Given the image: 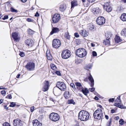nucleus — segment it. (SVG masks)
I'll return each instance as SVG.
<instances>
[{"instance_id": "f257e3e1", "label": "nucleus", "mask_w": 126, "mask_h": 126, "mask_svg": "<svg viewBox=\"0 0 126 126\" xmlns=\"http://www.w3.org/2000/svg\"><path fill=\"white\" fill-rule=\"evenodd\" d=\"M89 117V113L86 111L82 110L80 111L79 113V118L82 121H86L88 119Z\"/></svg>"}, {"instance_id": "f03ea898", "label": "nucleus", "mask_w": 126, "mask_h": 126, "mask_svg": "<svg viewBox=\"0 0 126 126\" xmlns=\"http://www.w3.org/2000/svg\"><path fill=\"white\" fill-rule=\"evenodd\" d=\"M76 53V55L80 58H82L85 57L87 54L86 50L82 48H80L77 49Z\"/></svg>"}, {"instance_id": "7ed1b4c3", "label": "nucleus", "mask_w": 126, "mask_h": 126, "mask_svg": "<svg viewBox=\"0 0 126 126\" xmlns=\"http://www.w3.org/2000/svg\"><path fill=\"white\" fill-rule=\"evenodd\" d=\"M93 116L95 119L99 120L102 119L103 116L101 109H99L96 110L94 113Z\"/></svg>"}, {"instance_id": "20e7f679", "label": "nucleus", "mask_w": 126, "mask_h": 126, "mask_svg": "<svg viewBox=\"0 0 126 126\" xmlns=\"http://www.w3.org/2000/svg\"><path fill=\"white\" fill-rule=\"evenodd\" d=\"M50 119L52 121L56 122L59 120L60 116L57 113L53 112L51 113L49 115Z\"/></svg>"}, {"instance_id": "39448f33", "label": "nucleus", "mask_w": 126, "mask_h": 126, "mask_svg": "<svg viewBox=\"0 0 126 126\" xmlns=\"http://www.w3.org/2000/svg\"><path fill=\"white\" fill-rule=\"evenodd\" d=\"M71 55L70 51L67 49L63 50L62 53V57L63 58L66 59L69 58Z\"/></svg>"}, {"instance_id": "423d86ee", "label": "nucleus", "mask_w": 126, "mask_h": 126, "mask_svg": "<svg viewBox=\"0 0 126 126\" xmlns=\"http://www.w3.org/2000/svg\"><path fill=\"white\" fill-rule=\"evenodd\" d=\"M35 67V63L32 62H28L25 66V67L27 70L30 71L33 70L34 69Z\"/></svg>"}, {"instance_id": "0eeeda50", "label": "nucleus", "mask_w": 126, "mask_h": 126, "mask_svg": "<svg viewBox=\"0 0 126 126\" xmlns=\"http://www.w3.org/2000/svg\"><path fill=\"white\" fill-rule=\"evenodd\" d=\"M56 86L62 91H64L66 88L65 84L63 82H57L56 84Z\"/></svg>"}, {"instance_id": "6e6552de", "label": "nucleus", "mask_w": 126, "mask_h": 126, "mask_svg": "<svg viewBox=\"0 0 126 126\" xmlns=\"http://www.w3.org/2000/svg\"><path fill=\"white\" fill-rule=\"evenodd\" d=\"M61 45V43L59 39H56L53 40L52 46L53 47L55 48H57L59 47Z\"/></svg>"}, {"instance_id": "1a4fd4ad", "label": "nucleus", "mask_w": 126, "mask_h": 126, "mask_svg": "<svg viewBox=\"0 0 126 126\" xmlns=\"http://www.w3.org/2000/svg\"><path fill=\"white\" fill-rule=\"evenodd\" d=\"M105 19L103 17L99 16L97 18L96 21V23L99 25H102L105 23Z\"/></svg>"}, {"instance_id": "9d476101", "label": "nucleus", "mask_w": 126, "mask_h": 126, "mask_svg": "<svg viewBox=\"0 0 126 126\" xmlns=\"http://www.w3.org/2000/svg\"><path fill=\"white\" fill-rule=\"evenodd\" d=\"M60 19L61 17L60 14H56L52 17V20L54 23H56L60 20Z\"/></svg>"}, {"instance_id": "9b49d317", "label": "nucleus", "mask_w": 126, "mask_h": 126, "mask_svg": "<svg viewBox=\"0 0 126 126\" xmlns=\"http://www.w3.org/2000/svg\"><path fill=\"white\" fill-rule=\"evenodd\" d=\"M49 86V81L47 80H46L44 83V86L42 89L43 91L45 92L47 91L48 89Z\"/></svg>"}, {"instance_id": "f8f14e48", "label": "nucleus", "mask_w": 126, "mask_h": 126, "mask_svg": "<svg viewBox=\"0 0 126 126\" xmlns=\"http://www.w3.org/2000/svg\"><path fill=\"white\" fill-rule=\"evenodd\" d=\"M13 124L14 126H22V122L19 119L14 120Z\"/></svg>"}, {"instance_id": "ddd939ff", "label": "nucleus", "mask_w": 126, "mask_h": 126, "mask_svg": "<svg viewBox=\"0 0 126 126\" xmlns=\"http://www.w3.org/2000/svg\"><path fill=\"white\" fill-rule=\"evenodd\" d=\"M53 92L55 95L58 96L60 94L61 91L56 86V87H55L53 89Z\"/></svg>"}, {"instance_id": "4468645a", "label": "nucleus", "mask_w": 126, "mask_h": 126, "mask_svg": "<svg viewBox=\"0 0 126 126\" xmlns=\"http://www.w3.org/2000/svg\"><path fill=\"white\" fill-rule=\"evenodd\" d=\"M103 7L104 8L106 9V11L108 12H111L112 10V7L108 3H105Z\"/></svg>"}, {"instance_id": "2eb2a0df", "label": "nucleus", "mask_w": 126, "mask_h": 126, "mask_svg": "<svg viewBox=\"0 0 126 126\" xmlns=\"http://www.w3.org/2000/svg\"><path fill=\"white\" fill-rule=\"evenodd\" d=\"M107 34H106V36L108 38V39H106L104 40L103 43L104 44L107 45L109 46L110 45V42L109 40V39L111 37V35H110L109 36H108Z\"/></svg>"}, {"instance_id": "dca6fc26", "label": "nucleus", "mask_w": 126, "mask_h": 126, "mask_svg": "<svg viewBox=\"0 0 126 126\" xmlns=\"http://www.w3.org/2000/svg\"><path fill=\"white\" fill-rule=\"evenodd\" d=\"M25 43L29 47H31L33 45L34 42L32 40L28 39L25 41Z\"/></svg>"}, {"instance_id": "f3484780", "label": "nucleus", "mask_w": 126, "mask_h": 126, "mask_svg": "<svg viewBox=\"0 0 126 126\" xmlns=\"http://www.w3.org/2000/svg\"><path fill=\"white\" fill-rule=\"evenodd\" d=\"M12 36L14 40L16 41H18L20 38L18 33L16 32L13 33L12 35Z\"/></svg>"}, {"instance_id": "a211bd4d", "label": "nucleus", "mask_w": 126, "mask_h": 126, "mask_svg": "<svg viewBox=\"0 0 126 126\" xmlns=\"http://www.w3.org/2000/svg\"><path fill=\"white\" fill-rule=\"evenodd\" d=\"M60 31L59 29L57 27H53L52 28V31L50 33V35H51L54 33H56Z\"/></svg>"}, {"instance_id": "6ab92c4d", "label": "nucleus", "mask_w": 126, "mask_h": 126, "mask_svg": "<svg viewBox=\"0 0 126 126\" xmlns=\"http://www.w3.org/2000/svg\"><path fill=\"white\" fill-rule=\"evenodd\" d=\"M33 126H41L42 124L37 120H35L33 122Z\"/></svg>"}, {"instance_id": "aec40b11", "label": "nucleus", "mask_w": 126, "mask_h": 126, "mask_svg": "<svg viewBox=\"0 0 126 126\" xmlns=\"http://www.w3.org/2000/svg\"><path fill=\"white\" fill-rule=\"evenodd\" d=\"M93 12L94 14H98L99 13H100L101 12L100 10L99 9V8H93Z\"/></svg>"}, {"instance_id": "412c9836", "label": "nucleus", "mask_w": 126, "mask_h": 126, "mask_svg": "<svg viewBox=\"0 0 126 126\" xmlns=\"http://www.w3.org/2000/svg\"><path fill=\"white\" fill-rule=\"evenodd\" d=\"M121 20L123 21H126V14L123 13L120 17Z\"/></svg>"}, {"instance_id": "4be33fe9", "label": "nucleus", "mask_w": 126, "mask_h": 126, "mask_svg": "<svg viewBox=\"0 0 126 126\" xmlns=\"http://www.w3.org/2000/svg\"><path fill=\"white\" fill-rule=\"evenodd\" d=\"M80 34L84 37H86L88 35V33L85 30H82L80 32Z\"/></svg>"}, {"instance_id": "5701e85b", "label": "nucleus", "mask_w": 126, "mask_h": 126, "mask_svg": "<svg viewBox=\"0 0 126 126\" xmlns=\"http://www.w3.org/2000/svg\"><path fill=\"white\" fill-rule=\"evenodd\" d=\"M114 105L116 107H118L119 108L121 109H123V106L121 105V101L120 100V102H119V100L118 103H116L114 104Z\"/></svg>"}, {"instance_id": "b1692460", "label": "nucleus", "mask_w": 126, "mask_h": 126, "mask_svg": "<svg viewBox=\"0 0 126 126\" xmlns=\"http://www.w3.org/2000/svg\"><path fill=\"white\" fill-rule=\"evenodd\" d=\"M64 96L65 98L68 99L70 97L69 92L68 91H65L64 93Z\"/></svg>"}, {"instance_id": "393cba45", "label": "nucleus", "mask_w": 126, "mask_h": 126, "mask_svg": "<svg viewBox=\"0 0 126 126\" xmlns=\"http://www.w3.org/2000/svg\"><path fill=\"white\" fill-rule=\"evenodd\" d=\"M66 8V6L64 4H62L60 5V10L61 11H63L65 10Z\"/></svg>"}, {"instance_id": "a878e982", "label": "nucleus", "mask_w": 126, "mask_h": 126, "mask_svg": "<svg viewBox=\"0 0 126 126\" xmlns=\"http://www.w3.org/2000/svg\"><path fill=\"white\" fill-rule=\"evenodd\" d=\"M121 34L122 36H126V28L123 29L121 32Z\"/></svg>"}, {"instance_id": "bb28decb", "label": "nucleus", "mask_w": 126, "mask_h": 126, "mask_svg": "<svg viewBox=\"0 0 126 126\" xmlns=\"http://www.w3.org/2000/svg\"><path fill=\"white\" fill-rule=\"evenodd\" d=\"M80 90L85 95H87L89 92L88 90L86 88H85L84 89H80Z\"/></svg>"}, {"instance_id": "cd10ccee", "label": "nucleus", "mask_w": 126, "mask_h": 126, "mask_svg": "<svg viewBox=\"0 0 126 126\" xmlns=\"http://www.w3.org/2000/svg\"><path fill=\"white\" fill-rule=\"evenodd\" d=\"M115 41L116 43H118L119 42H121L122 40L120 38L119 36L116 35L115 38Z\"/></svg>"}, {"instance_id": "c85d7f7f", "label": "nucleus", "mask_w": 126, "mask_h": 126, "mask_svg": "<svg viewBox=\"0 0 126 126\" xmlns=\"http://www.w3.org/2000/svg\"><path fill=\"white\" fill-rule=\"evenodd\" d=\"M71 8H72L75 6H77V2L76 1L73 0L71 2Z\"/></svg>"}, {"instance_id": "c756f323", "label": "nucleus", "mask_w": 126, "mask_h": 126, "mask_svg": "<svg viewBox=\"0 0 126 126\" xmlns=\"http://www.w3.org/2000/svg\"><path fill=\"white\" fill-rule=\"evenodd\" d=\"M92 64H89L85 66L84 67V68L86 70H88L89 69H91L92 68Z\"/></svg>"}, {"instance_id": "7c9ffc66", "label": "nucleus", "mask_w": 126, "mask_h": 126, "mask_svg": "<svg viewBox=\"0 0 126 126\" xmlns=\"http://www.w3.org/2000/svg\"><path fill=\"white\" fill-rule=\"evenodd\" d=\"M50 66L51 68L53 70H56L57 67L54 64L51 63L50 64Z\"/></svg>"}, {"instance_id": "2f4dec72", "label": "nucleus", "mask_w": 126, "mask_h": 126, "mask_svg": "<svg viewBox=\"0 0 126 126\" xmlns=\"http://www.w3.org/2000/svg\"><path fill=\"white\" fill-rule=\"evenodd\" d=\"M47 59L49 60H51L52 58V57L50 53H47Z\"/></svg>"}, {"instance_id": "473e14b6", "label": "nucleus", "mask_w": 126, "mask_h": 126, "mask_svg": "<svg viewBox=\"0 0 126 126\" xmlns=\"http://www.w3.org/2000/svg\"><path fill=\"white\" fill-rule=\"evenodd\" d=\"M75 85L76 86H77V89H78L79 88V87L81 88L82 87L81 83H80L78 82H76L75 83Z\"/></svg>"}, {"instance_id": "72a5a7b5", "label": "nucleus", "mask_w": 126, "mask_h": 126, "mask_svg": "<svg viewBox=\"0 0 126 126\" xmlns=\"http://www.w3.org/2000/svg\"><path fill=\"white\" fill-rule=\"evenodd\" d=\"M64 36L66 38L68 39H69L70 38V36L69 35V33L68 32L65 33Z\"/></svg>"}, {"instance_id": "f704fd0d", "label": "nucleus", "mask_w": 126, "mask_h": 126, "mask_svg": "<svg viewBox=\"0 0 126 126\" xmlns=\"http://www.w3.org/2000/svg\"><path fill=\"white\" fill-rule=\"evenodd\" d=\"M89 81L91 82V86L93 87L94 85V79H89Z\"/></svg>"}, {"instance_id": "c9c22d12", "label": "nucleus", "mask_w": 126, "mask_h": 126, "mask_svg": "<svg viewBox=\"0 0 126 126\" xmlns=\"http://www.w3.org/2000/svg\"><path fill=\"white\" fill-rule=\"evenodd\" d=\"M10 10L11 11L13 12L17 13L18 12L17 10L15 9L13 7H11L10 8Z\"/></svg>"}, {"instance_id": "e433bc0d", "label": "nucleus", "mask_w": 126, "mask_h": 126, "mask_svg": "<svg viewBox=\"0 0 126 126\" xmlns=\"http://www.w3.org/2000/svg\"><path fill=\"white\" fill-rule=\"evenodd\" d=\"M68 103L69 104H74L75 103L74 101L72 99L68 100Z\"/></svg>"}, {"instance_id": "4c0bfd02", "label": "nucleus", "mask_w": 126, "mask_h": 126, "mask_svg": "<svg viewBox=\"0 0 126 126\" xmlns=\"http://www.w3.org/2000/svg\"><path fill=\"white\" fill-rule=\"evenodd\" d=\"M34 33V32L31 30L29 29L28 31V33L30 35H32Z\"/></svg>"}, {"instance_id": "58836bf2", "label": "nucleus", "mask_w": 126, "mask_h": 126, "mask_svg": "<svg viewBox=\"0 0 126 126\" xmlns=\"http://www.w3.org/2000/svg\"><path fill=\"white\" fill-rule=\"evenodd\" d=\"M89 28L91 30H93L94 28L93 25L92 24H90L89 26Z\"/></svg>"}, {"instance_id": "ea45409f", "label": "nucleus", "mask_w": 126, "mask_h": 126, "mask_svg": "<svg viewBox=\"0 0 126 126\" xmlns=\"http://www.w3.org/2000/svg\"><path fill=\"white\" fill-rule=\"evenodd\" d=\"M15 103L12 102L10 103V105L9 106L10 107H15Z\"/></svg>"}, {"instance_id": "a19ab883", "label": "nucleus", "mask_w": 126, "mask_h": 126, "mask_svg": "<svg viewBox=\"0 0 126 126\" xmlns=\"http://www.w3.org/2000/svg\"><path fill=\"white\" fill-rule=\"evenodd\" d=\"M115 99L114 98H110L108 100L110 102L113 103Z\"/></svg>"}, {"instance_id": "79ce46f5", "label": "nucleus", "mask_w": 126, "mask_h": 126, "mask_svg": "<svg viewBox=\"0 0 126 126\" xmlns=\"http://www.w3.org/2000/svg\"><path fill=\"white\" fill-rule=\"evenodd\" d=\"M119 122L120 124L121 125H122L124 124V120L123 119H121L119 121Z\"/></svg>"}, {"instance_id": "37998d69", "label": "nucleus", "mask_w": 126, "mask_h": 126, "mask_svg": "<svg viewBox=\"0 0 126 126\" xmlns=\"http://www.w3.org/2000/svg\"><path fill=\"white\" fill-rule=\"evenodd\" d=\"M6 97L9 99H11L12 98V95L11 94H8L7 96Z\"/></svg>"}, {"instance_id": "c03bdc74", "label": "nucleus", "mask_w": 126, "mask_h": 126, "mask_svg": "<svg viewBox=\"0 0 126 126\" xmlns=\"http://www.w3.org/2000/svg\"><path fill=\"white\" fill-rule=\"evenodd\" d=\"M3 126H10L8 123L5 122L3 124Z\"/></svg>"}, {"instance_id": "a18cd8bd", "label": "nucleus", "mask_w": 126, "mask_h": 126, "mask_svg": "<svg viewBox=\"0 0 126 126\" xmlns=\"http://www.w3.org/2000/svg\"><path fill=\"white\" fill-rule=\"evenodd\" d=\"M1 93L3 96H4L6 94V92L5 91H1Z\"/></svg>"}, {"instance_id": "49530a36", "label": "nucleus", "mask_w": 126, "mask_h": 126, "mask_svg": "<svg viewBox=\"0 0 126 126\" xmlns=\"http://www.w3.org/2000/svg\"><path fill=\"white\" fill-rule=\"evenodd\" d=\"M27 20L28 22H31L33 21V20L32 18H28L27 19Z\"/></svg>"}, {"instance_id": "de8ad7c7", "label": "nucleus", "mask_w": 126, "mask_h": 126, "mask_svg": "<svg viewBox=\"0 0 126 126\" xmlns=\"http://www.w3.org/2000/svg\"><path fill=\"white\" fill-rule=\"evenodd\" d=\"M19 55L22 57H23L24 55V53L23 52H21L19 53Z\"/></svg>"}, {"instance_id": "09e8293b", "label": "nucleus", "mask_w": 126, "mask_h": 126, "mask_svg": "<svg viewBox=\"0 0 126 126\" xmlns=\"http://www.w3.org/2000/svg\"><path fill=\"white\" fill-rule=\"evenodd\" d=\"M34 106L31 107L30 108L31 111V112H33L34 110Z\"/></svg>"}, {"instance_id": "8fccbe9b", "label": "nucleus", "mask_w": 126, "mask_h": 126, "mask_svg": "<svg viewBox=\"0 0 126 126\" xmlns=\"http://www.w3.org/2000/svg\"><path fill=\"white\" fill-rule=\"evenodd\" d=\"M93 55L94 56H97V53L95 51H93L92 52Z\"/></svg>"}, {"instance_id": "3c124183", "label": "nucleus", "mask_w": 126, "mask_h": 126, "mask_svg": "<svg viewBox=\"0 0 126 126\" xmlns=\"http://www.w3.org/2000/svg\"><path fill=\"white\" fill-rule=\"evenodd\" d=\"M8 17L7 15H5L4 16V17L2 18V19L3 20H5L8 19Z\"/></svg>"}, {"instance_id": "603ef678", "label": "nucleus", "mask_w": 126, "mask_h": 126, "mask_svg": "<svg viewBox=\"0 0 126 126\" xmlns=\"http://www.w3.org/2000/svg\"><path fill=\"white\" fill-rule=\"evenodd\" d=\"M94 90L95 88H90L89 89V91L91 92H93L94 91Z\"/></svg>"}, {"instance_id": "864d4df0", "label": "nucleus", "mask_w": 126, "mask_h": 126, "mask_svg": "<svg viewBox=\"0 0 126 126\" xmlns=\"http://www.w3.org/2000/svg\"><path fill=\"white\" fill-rule=\"evenodd\" d=\"M74 36L76 37H79V35L77 33H74Z\"/></svg>"}, {"instance_id": "5fc2aeb1", "label": "nucleus", "mask_w": 126, "mask_h": 126, "mask_svg": "<svg viewBox=\"0 0 126 126\" xmlns=\"http://www.w3.org/2000/svg\"><path fill=\"white\" fill-rule=\"evenodd\" d=\"M56 73L58 75L60 76L61 75L60 72L59 71H56Z\"/></svg>"}, {"instance_id": "6e6d98bb", "label": "nucleus", "mask_w": 126, "mask_h": 126, "mask_svg": "<svg viewBox=\"0 0 126 126\" xmlns=\"http://www.w3.org/2000/svg\"><path fill=\"white\" fill-rule=\"evenodd\" d=\"M70 85L73 88H74L75 87V86L74 84L73 83H71L70 84Z\"/></svg>"}, {"instance_id": "4d7b16f0", "label": "nucleus", "mask_w": 126, "mask_h": 126, "mask_svg": "<svg viewBox=\"0 0 126 126\" xmlns=\"http://www.w3.org/2000/svg\"><path fill=\"white\" fill-rule=\"evenodd\" d=\"M50 100L51 101H53V102H54V103H55L56 101L53 98H50Z\"/></svg>"}, {"instance_id": "13d9d810", "label": "nucleus", "mask_w": 126, "mask_h": 126, "mask_svg": "<svg viewBox=\"0 0 126 126\" xmlns=\"http://www.w3.org/2000/svg\"><path fill=\"white\" fill-rule=\"evenodd\" d=\"M95 0H87L90 3H93L94 2Z\"/></svg>"}, {"instance_id": "bf43d9fd", "label": "nucleus", "mask_w": 126, "mask_h": 126, "mask_svg": "<svg viewBox=\"0 0 126 126\" xmlns=\"http://www.w3.org/2000/svg\"><path fill=\"white\" fill-rule=\"evenodd\" d=\"M39 16V13L38 12H36V14L35 15V16Z\"/></svg>"}, {"instance_id": "052dcab7", "label": "nucleus", "mask_w": 126, "mask_h": 126, "mask_svg": "<svg viewBox=\"0 0 126 126\" xmlns=\"http://www.w3.org/2000/svg\"><path fill=\"white\" fill-rule=\"evenodd\" d=\"M88 79H93V77H92V76L90 74L89 75V76L88 77Z\"/></svg>"}, {"instance_id": "680f3d73", "label": "nucleus", "mask_w": 126, "mask_h": 126, "mask_svg": "<svg viewBox=\"0 0 126 126\" xmlns=\"http://www.w3.org/2000/svg\"><path fill=\"white\" fill-rule=\"evenodd\" d=\"M120 96H119L117 97V100H119V102H120Z\"/></svg>"}, {"instance_id": "e2e57ef3", "label": "nucleus", "mask_w": 126, "mask_h": 126, "mask_svg": "<svg viewBox=\"0 0 126 126\" xmlns=\"http://www.w3.org/2000/svg\"><path fill=\"white\" fill-rule=\"evenodd\" d=\"M115 110L114 109H112L111 110V112L112 113H113L115 112Z\"/></svg>"}, {"instance_id": "0e129e2a", "label": "nucleus", "mask_w": 126, "mask_h": 126, "mask_svg": "<svg viewBox=\"0 0 126 126\" xmlns=\"http://www.w3.org/2000/svg\"><path fill=\"white\" fill-rule=\"evenodd\" d=\"M4 108L5 109H6L7 110H8V108L6 106V105L4 106Z\"/></svg>"}, {"instance_id": "69168bd1", "label": "nucleus", "mask_w": 126, "mask_h": 126, "mask_svg": "<svg viewBox=\"0 0 126 126\" xmlns=\"http://www.w3.org/2000/svg\"><path fill=\"white\" fill-rule=\"evenodd\" d=\"M94 99H95L96 100H98L99 99L96 96L95 97Z\"/></svg>"}, {"instance_id": "338daca9", "label": "nucleus", "mask_w": 126, "mask_h": 126, "mask_svg": "<svg viewBox=\"0 0 126 126\" xmlns=\"http://www.w3.org/2000/svg\"><path fill=\"white\" fill-rule=\"evenodd\" d=\"M105 118L107 119H108L109 118L108 116L107 115H105Z\"/></svg>"}, {"instance_id": "774afa93", "label": "nucleus", "mask_w": 126, "mask_h": 126, "mask_svg": "<svg viewBox=\"0 0 126 126\" xmlns=\"http://www.w3.org/2000/svg\"><path fill=\"white\" fill-rule=\"evenodd\" d=\"M3 100L2 99H1L0 100V104H1L2 102H3Z\"/></svg>"}]
</instances>
